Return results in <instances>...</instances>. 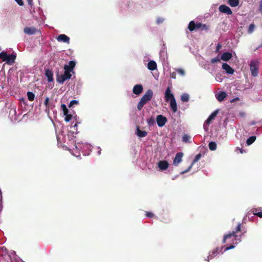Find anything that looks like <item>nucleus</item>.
Segmentation results:
<instances>
[{
  "mask_svg": "<svg viewBox=\"0 0 262 262\" xmlns=\"http://www.w3.org/2000/svg\"><path fill=\"white\" fill-rule=\"evenodd\" d=\"M164 99L165 101L169 102V105L173 113L177 112L178 107L176 100L170 86H168L164 92Z\"/></svg>",
  "mask_w": 262,
  "mask_h": 262,
  "instance_id": "nucleus-1",
  "label": "nucleus"
},
{
  "mask_svg": "<svg viewBox=\"0 0 262 262\" xmlns=\"http://www.w3.org/2000/svg\"><path fill=\"white\" fill-rule=\"evenodd\" d=\"M76 150L81 151L83 156L89 155L92 149V146L87 143L77 142L75 144Z\"/></svg>",
  "mask_w": 262,
  "mask_h": 262,
  "instance_id": "nucleus-2",
  "label": "nucleus"
},
{
  "mask_svg": "<svg viewBox=\"0 0 262 262\" xmlns=\"http://www.w3.org/2000/svg\"><path fill=\"white\" fill-rule=\"evenodd\" d=\"M234 248H235V246L234 245H231L229 247H226L225 248L224 251H222L223 247L221 248H216L215 249L209 252V255L207 256L206 260L208 261H209L210 259H212L215 256L217 255V254H219L220 253H223L224 252L233 249Z\"/></svg>",
  "mask_w": 262,
  "mask_h": 262,
  "instance_id": "nucleus-3",
  "label": "nucleus"
},
{
  "mask_svg": "<svg viewBox=\"0 0 262 262\" xmlns=\"http://www.w3.org/2000/svg\"><path fill=\"white\" fill-rule=\"evenodd\" d=\"M241 236H238L235 234V232L233 231L227 235L224 236L223 243H225L226 241L233 244H237L241 242Z\"/></svg>",
  "mask_w": 262,
  "mask_h": 262,
  "instance_id": "nucleus-4",
  "label": "nucleus"
},
{
  "mask_svg": "<svg viewBox=\"0 0 262 262\" xmlns=\"http://www.w3.org/2000/svg\"><path fill=\"white\" fill-rule=\"evenodd\" d=\"M72 75L68 70H64L63 74L57 75V81L60 83H63L66 80L71 78Z\"/></svg>",
  "mask_w": 262,
  "mask_h": 262,
  "instance_id": "nucleus-5",
  "label": "nucleus"
},
{
  "mask_svg": "<svg viewBox=\"0 0 262 262\" xmlns=\"http://www.w3.org/2000/svg\"><path fill=\"white\" fill-rule=\"evenodd\" d=\"M258 64L259 62L257 60H252L250 63V69L251 75L253 77H256L258 74Z\"/></svg>",
  "mask_w": 262,
  "mask_h": 262,
  "instance_id": "nucleus-6",
  "label": "nucleus"
},
{
  "mask_svg": "<svg viewBox=\"0 0 262 262\" xmlns=\"http://www.w3.org/2000/svg\"><path fill=\"white\" fill-rule=\"evenodd\" d=\"M1 250L2 255H8L11 261L14 262L15 261H16L17 257L16 255V253L14 251H12L9 252L8 250L6 249V248L4 247H2Z\"/></svg>",
  "mask_w": 262,
  "mask_h": 262,
  "instance_id": "nucleus-7",
  "label": "nucleus"
},
{
  "mask_svg": "<svg viewBox=\"0 0 262 262\" xmlns=\"http://www.w3.org/2000/svg\"><path fill=\"white\" fill-rule=\"evenodd\" d=\"M218 113V111L216 110L211 113L207 119L205 121L204 124V128L206 131H207L208 129V126L210 124L211 121L214 119Z\"/></svg>",
  "mask_w": 262,
  "mask_h": 262,
  "instance_id": "nucleus-8",
  "label": "nucleus"
},
{
  "mask_svg": "<svg viewBox=\"0 0 262 262\" xmlns=\"http://www.w3.org/2000/svg\"><path fill=\"white\" fill-rule=\"evenodd\" d=\"M153 96V92L151 90H148L145 94L142 97L140 100L144 102V103H146L147 102L150 101L152 98Z\"/></svg>",
  "mask_w": 262,
  "mask_h": 262,
  "instance_id": "nucleus-9",
  "label": "nucleus"
},
{
  "mask_svg": "<svg viewBox=\"0 0 262 262\" xmlns=\"http://www.w3.org/2000/svg\"><path fill=\"white\" fill-rule=\"evenodd\" d=\"M156 121L159 127H163L167 122V118L162 115H159L157 116Z\"/></svg>",
  "mask_w": 262,
  "mask_h": 262,
  "instance_id": "nucleus-10",
  "label": "nucleus"
},
{
  "mask_svg": "<svg viewBox=\"0 0 262 262\" xmlns=\"http://www.w3.org/2000/svg\"><path fill=\"white\" fill-rule=\"evenodd\" d=\"M201 154H198L197 155H196V156L195 157L194 160H193V162L192 163H191V164L189 166V167L185 170H184L182 172H180V174H183L185 173H186L188 171H189L190 170V169L192 168L193 165L194 164V163H195L196 162H197L199 160H200V159H201Z\"/></svg>",
  "mask_w": 262,
  "mask_h": 262,
  "instance_id": "nucleus-11",
  "label": "nucleus"
},
{
  "mask_svg": "<svg viewBox=\"0 0 262 262\" xmlns=\"http://www.w3.org/2000/svg\"><path fill=\"white\" fill-rule=\"evenodd\" d=\"M158 167L160 170L163 171L166 170L169 166L168 162L166 160L160 161L158 164Z\"/></svg>",
  "mask_w": 262,
  "mask_h": 262,
  "instance_id": "nucleus-12",
  "label": "nucleus"
},
{
  "mask_svg": "<svg viewBox=\"0 0 262 262\" xmlns=\"http://www.w3.org/2000/svg\"><path fill=\"white\" fill-rule=\"evenodd\" d=\"M16 57V55L15 53H12L11 55L8 54L5 62L8 65H12L14 63Z\"/></svg>",
  "mask_w": 262,
  "mask_h": 262,
  "instance_id": "nucleus-13",
  "label": "nucleus"
},
{
  "mask_svg": "<svg viewBox=\"0 0 262 262\" xmlns=\"http://www.w3.org/2000/svg\"><path fill=\"white\" fill-rule=\"evenodd\" d=\"M183 155L182 152H178L176 154L173 161V164L174 166H177L182 161Z\"/></svg>",
  "mask_w": 262,
  "mask_h": 262,
  "instance_id": "nucleus-14",
  "label": "nucleus"
},
{
  "mask_svg": "<svg viewBox=\"0 0 262 262\" xmlns=\"http://www.w3.org/2000/svg\"><path fill=\"white\" fill-rule=\"evenodd\" d=\"M58 42H62L67 43L70 42V38L65 34H60L58 35L56 38Z\"/></svg>",
  "mask_w": 262,
  "mask_h": 262,
  "instance_id": "nucleus-15",
  "label": "nucleus"
},
{
  "mask_svg": "<svg viewBox=\"0 0 262 262\" xmlns=\"http://www.w3.org/2000/svg\"><path fill=\"white\" fill-rule=\"evenodd\" d=\"M202 24L201 23L195 24L193 21H191L188 25V29L190 31H192L196 29H199L201 27Z\"/></svg>",
  "mask_w": 262,
  "mask_h": 262,
  "instance_id": "nucleus-16",
  "label": "nucleus"
},
{
  "mask_svg": "<svg viewBox=\"0 0 262 262\" xmlns=\"http://www.w3.org/2000/svg\"><path fill=\"white\" fill-rule=\"evenodd\" d=\"M57 140L58 144L66 143L67 137L62 132L58 134H57Z\"/></svg>",
  "mask_w": 262,
  "mask_h": 262,
  "instance_id": "nucleus-17",
  "label": "nucleus"
},
{
  "mask_svg": "<svg viewBox=\"0 0 262 262\" xmlns=\"http://www.w3.org/2000/svg\"><path fill=\"white\" fill-rule=\"evenodd\" d=\"M219 10L220 12L227 14H231L232 13L231 9L229 7L224 5H222L220 6Z\"/></svg>",
  "mask_w": 262,
  "mask_h": 262,
  "instance_id": "nucleus-18",
  "label": "nucleus"
},
{
  "mask_svg": "<svg viewBox=\"0 0 262 262\" xmlns=\"http://www.w3.org/2000/svg\"><path fill=\"white\" fill-rule=\"evenodd\" d=\"M24 33L27 35H31L35 34L37 30L35 27H26L24 30Z\"/></svg>",
  "mask_w": 262,
  "mask_h": 262,
  "instance_id": "nucleus-19",
  "label": "nucleus"
},
{
  "mask_svg": "<svg viewBox=\"0 0 262 262\" xmlns=\"http://www.w3.org/2000/svg\"><path fill=\"white\" fill-rule=\"evenodd\" d=\"M227 94L223 91H220L215 94V97L219 101H222L227 97Z\"/></svg>",
  "mask_w": 262,
  "mask_h": 262,
  "instance_id": "nucleus-20",
  "label": "nucleus"
},
{
  "mask_svg": "<svg viewBox=\"0 0 262 262\" xmlns=\"http://www.w3.org/2000/svg\"><path fill=\"white\" fill-rule=\"evenodd\" d=\"M222 68L225 71L226 73L228 74H233L234 72V70L226 63L223 64Z\"/></svg>",
  "mask_w": 262,
  "mask_h": 262,
  "instance_id": "nucleus-21",
  "label": "nucleus"
},
{
  "mask_svg": "<svg viewBox=\"0 0 262 262\" xmlns=\"http://www.w3.org/2000/svg\"><path fill=\"white\" fill-rule=\"evenodd\" d=\"M76 63L74 61H70L68 64H66L64 67V70H68L69 72H73V69L75 67Z\"/></svg>",
  "mask_w": 262,
  "mask_h": 262,
  "instance_id": "nucleus-22",
  "label": "nucleus"
},
{
  "mask_svg": "<svg viewBox=\"0 0 262 262\" xmlns=\"http://www.w3.org/2000/svg\"><path fill=\"white\" fill-rule=\"evenodd\" d=\"M142 91L143 86L141 84H136L133 88V92L136 95H138L140 94Z\"/></svg>",
  "mask_w": 262,
  "mask_h": 262,
  "instance_id": "nucleus-23",
  "label": "nucleus"
},
{
  "mask_svg": "<svg viewBox=\"0 0 262 262\" xmlns=\"http://www.w3.org/2000/svg\"><path fill=\"white\" fill-rule=\"evenodd\" d=\"M147 69L150 71H154L157 69V64L154 60H150L147 65Z\"/></svg>",
  "mask_w": 262,
  "mask_h": 262,
  "instance_id": "nucleus-24",
  "label": "nucleus"
},
{
  "mask_svg": "<svg viewBox=\"0 0 262 262\" xmlns=\"http://www.w3.org/2000/svg\"><path fill=\"white\" fill-rule=\"evenodd\" d=\"M135 134L139 138L145 137L147 135V132L144 130H141L139 126H137Z\"/></svg>",
  "mask_w": 262,
  "mask_h": 262,
  "instance_id": "nucleus-25",
  "label": "nucleus"
},
{
  "mask_svg": "<svg viewBox=\"0 0 262 262\" xmlns=\"http://www.w3.org/2000/svg\"><path fill=\"white\" fill-rule=\"evenodd\" d=\"M232 57V55L229 52H226L222 54L221 59L224 61H227L230 60Z\"/></svg>",
  "mask_w": 262,
  "mask_h": 262,
  "instance_id": "nucleus-26",
  "label": "nucleus"
},
{
  "mask_svg": "<svg viewBox=\"0 0 262 262\" xmlns=\"http://www.w3.org/2000/svg\"><path fill=\"white\" fill-rule=\"evenodd\" d=\"M45 75L48 78L49 82H52L53 80V74L51 70L46 69L45 71Z\"/></svg>",
  "mask_w": 262,
  "mask_h": 262,
  "instance_id": "nucleus-27",
  "label": "nucleus"
},
{
  "mask_svg": "<svg viewBox=\"0 0 262 262\" xmlns=\"http://www.w3.org/2000/svg\"><path fill=\"white\" fill-rule=\"evenodd\" d=\"M190 96L187 93H183L181 96V100L183 102H188L189 100Z\"/></svg>",
  "mask_w": 262,
  "mask_h": 262,
  "instance_id": "nucleus-28",
  "label": "nucleus"
},
{
  "mask_svg": "<svg viewBox=\"0 0 262 262\" xmlns=\"http://www.w3.org/2000/svg\"><path fill=\"white\" fill-rule=\"evenodd\" d=\"M182 141L185 143H191V137L187 134H184L182 137Z\"/></svg>",
  "mask_w": 262,
  "mask_h": 262,
  "instance_id": "nucleus-29",
  "label": "nucleus"
},
{
  "mask_svg": "<svg viewBox=\"0 0 262 262\" xmlns=\"http://www.w3.org/2000/svg\"><path fill=\"white\" fill-rule=\"evenodd\" d=\"M229 5L232 7H235L238 5L239 0H228Z\"/></svg>",
  "mask_w": 262,
  "mask_h": 262,
  "instance_id": "nucleus-30",
  "label": "nucleus"
},
{
  "mask_svg": "<svg viewBox=\"0 0 262 262\" xmlns=\"http://www.w3.org/2000/svg\"><path fill=\"white\" fill-rule=\"evenodd\" d=\"M256 140L255 136H251L248 138L246 141V144L248 145H250L252 144Z\"/></svg>",
  "mask_w": 262,
  "mask_h": 262,
  "instance_id": "nucleus-31",
  "label": "nucleus"
},
{
  "mask_svg": "<svg viewBox=\"0 0 262 262\" xmlns=\"http://www.w3.org/2000/svg\"><path fill=\"white\" fill-rule=\"evenodd\" d=\"M208 146L210 150H214L216 149V144L213 141L210 142L209 143Z\"/></svg>",
  "mask_w": 262,
  "mask_h": 262,
  "instance_id": "nucleus-32",
  "label": "nucleus"
},
{
  "mask_svg": "<svg viewBox=\"0 0 262 262\" xmlns=\"http://www.w3.org/2000/svg\"><path fill=\"white\" fill-rule=\"evenodd\" d=\"M7 55V53L5 51H2L0 53V59L2 60V61H5V60H6Z\"/></svg>",
  "mask_w": 262,
  "mask_h": 262,
  "instance_id": "nucleus-33",
  "label": "nucleus"
},
{
  "mask_svg": "<svg viewBox=\"0 0 262 262\" xmlns=\"http://www.w3.org/2000/svg\"><path fill=\"white\" fill-rule=\"evenodd\" d=\"M27 97H28V99L30 101H33L34 99L35 95L32 92H27Z\"/></svg>",
  "mask_w": 262,
  "mask_h": 262,
  "instance_id": "nucleus-34",
  "label": "nucleus"
},
{
  "mask_svg": "<svg viewBox=\"0 0 262 262\" xmlns=\"http://www.w3.org/2000/svg\"><path fill=\"white\" fill-rule=\"evenodd\" d=\"M160 58L164 61L166 58V53L164 51H161L160 52Z\"/></svg>",
  "mask_w": 262,
  "mask_h": 262,
  "instance_id": "nucleus-35",
  "label": "nucleus"
},
{
  "mask_svg": "<svg viewBox=\"0 0 262 262\" xmlns=\"http://www.w3.org/2000/svg\"><path fill=\"white\" fill-rule=\"evenodd\" d=\"M176 71L177 72V73L180 74L182 76H184L185 75V71L181 68H178L176 69Z\"/></svg>",
  "mask_w": 262,
  "mask_h": 262,
  "instance_id": "nucleus-36",
  "label": "nucleus"
},
{
  "mask_svg": "<svg viewBox=\"0 0 262 262\" xmlns=\"http://www.w3.org/2000/svg\"><path fill=\"white\" fill-rule=\"evenodd\" d=\"M61 107L63 112L64 115H67V114L68 113V110L67 108L66 104H62L61 105Z\"/></svg>",
  "mask_w": 262,
  "mask_h": 262,
  "instance_id": "nucleus-37",
  "label": "nucleus"
},
{
  "mask_svg": "<svg viewBox=\"0 0 262 262\" xmlns=\"http://www.w3.org/2000/svg\"><path fill=\"white\" fill-rule=\"evenodd\" d=\"M255 28V26L253 24H250L248 28V32L251 33L253 32Z\"/></svg>",
  "mask_w": 262,
  "mask_h": 262,
  "instance_id": "nucleus-38",
  "label": "nucleus"
},
{
  "mask_svg": "<svg viewBox=\"0 0 262 262\" xmlns=\"http://www.w3.org/2000/svg\"><path fill=\"white\" fill-rule=\"evenodd\" d=\"M145 104L144 102L141 101V100L139 101V102L138 104L137 108L139 110H141L142 107H143L144 105Z\"/></svg>",
  "mask_w": 262,
  "mask_h": 262,
  "instance_id": "nucleus-39",
  "label": "nucleus"
},
{
  "mask_svg": "<svg viewBox=\"0 0 262 262\" xmlns=\"http://www.w3.org/2000/svg\"><path fill=\"white\" fill-rule=\"evenodd\" d=\"M164 18H163L162 17H158L157 18L156 23L157 24L159 25V24L163 23L164 22Z\"/></svg>",
  "mask_w": 262,
  "mask_h": 262,
  "instance_id": "nucleus-40",
  "label": "nucleus"
},
{
  "mask_svg": "<svg viewBox=\"0 0 262 262\" xmlns=\"http://www.w3.org/2000/svg\"><path fill=\"white\" fill-rule=\"evenodd\" d=\"M221 60V58H220L219 57H216L215 58H213L211 59V62L213 63L215 62H220Z\"/></svg>",
  "mask_w": 262,
  "mask_h": 262,
  "instance_id": "nucleus-41",
  "label": "nucleus"
},
{
  "mask_svg": "<svg viewBox=\"0 0 262 262\" xmlns=\"http://www.w3.org/2000/svg\"><path fill=\"white\" fill-rule=\"evenodd\" d=\"M147 123L149 125H153L155 123V120L152 118H150L147 120Z\"/></svg>",
  "mask_w": 262,
  "mask_h": 262,
  "instance_id": "nucleus-42",
  "label": "nucleus"
},
{
  "mask_svg": "<svg viewBox=\"0 0 262 262\" xmlns=\"http://www.w3.org/2000/svg\"><path fill=\"white\" fill-rule=\"evenodd\" d=\"M65 116H66L65 118H64L65 121L66 122H69L71 119V116L68 115V114H67V115H65Z\"/></svg>",
  "mask_w": 262,
  "mask_h": 262,
  "instance_id": "nucleus-43",
  "label": "nucleus"
},
{
  "mask_svg": "<svg viewBox=\"0 0 262 262\" xmlns=\"http://www.w3.org/2000/svg\"><path fill=\"white\" fill-rule=\"evenodd\" d=\"M49 98L48 97H47L45 101V105L46 106V108H47L49 104Z\"/></svg>",
  "mask_w": 262,
  "mask_h": 262,
  "instance_id": "nucleus-44",
  "label": "nucleus"
},
{
  "mask_svg": "<svg viewBox=\"0 0 262 262\" xmlns=\"http://www.w3.org/2000/svg\"><path fill=\"white\" fill-rule=\"evenodd\" d=\"M78 102L77 100H72L70 102L69 106H71V105H74V104H78Z\"/></svg>",
  "mask_w": 262,
  "mask_h": 262,
  "instance_id": "nucleus-45",
  "label": "nucleus"
},
{
  "mask_svg": "<svg viewBox=\"0 0 262 262\" xmlns=\"http://www.w3.org/2000/svg\"><path fill=\"white\" fill-rule=\"evenodd\" d=\"M146 215L147 217H151L154 216V214L150 212H146Z\"/></svg>",
  "mask_w": 262,
  "mask_h": 262,
  "instance_id": "nucleus-46",
  "label": "nucleus"
},
{
  "mask_svg": "<svg viewBox=\"0 0 262 262\" xmlns=\"http://www.w3.org/2000/svg\"><path fill=\"white\" fill-rule=\"evenodd\" d=\"M15 1L19 6H23L24 5V3H23V2L22 0H15Z\"/></svg>",
  "mask_w": 262,
  "mask_h": 262,
  "instance_id": "nucleus-47",
  "label": "nucleus"
},
{
  "mask_svg": "<svg viewBox=\"0 0 262 262\" xmlns=\"http://www.w3.org/2000/svg\"><path fill=\"white\" fill-rule=\"evenodd\" d=\"M241 225L240 223H238L237 225V226L236 227V231H235V232H236L239 231L241 230Z\"/></svg>",
  "mask_w": 262,
  "mask_h": 262,
  "instance_id": "nucleus-48",
  "label": "nucleus"
},
{
  "mask_svg": "<svg viewBox=\"0 0 262 262\" xmlns=\"http://www.w3.org/2000/svg\"><path fill=\"white\" fill-rule=\"evenodd\" d=\"M72 154L74 156H75V157H79L80 156V154H79V152H77V151H75V152L73 151V152H72Z\"/></svg>",
  "mask_w": 262,
  "mask_h": 262,
  "instance_id": "nucleus-49",
  "label": "nucleus"
},
{
  "mask_svg": "<svg viewBox=\"0 0 262 262\" xmlns=\"http://www.w3.org/2000/svg\"><path fill=\"white\" fill-rule=\"evenodd\" d=\"M254 214L259 217H262V211L254 213Z\"/></svg>",
  "mask_w": 262,
  "mask_h": 262,
  "instance_id": "nucleus-50",
  "label": "nucleus"
},
{
  "mask_svg": "<svg viewBox=\"0 0 262 262\" xmlns=\"http://www.w3.org/2000/svg\"><path fill=\"white\" fill-rule=\"evenodd\" d=\"M171 78H173V79H176V73L175 72H173L171 73Z\"/></svg>",
  "mask_w": 262,
  "mask_h": 262,
  "instance_id": "nucleus-51",
  "label": "nucleus"
},
{
  "mask_svg": "<svg viewBox=\"0 0 262 262\" xmlns=\"http://www.w3.org/2000/svg\"><path fill=\"white\" fill-rule=\"evenodd\" d=\"M216 80L218 82H221L222 81V79L220 77H216Z\"/></svg>",
  "mask_w": 262,
  "mask_h": 262,
  "instance_id": "nucleus-52",
  "label": "nucleus"
},
{
  "mask_svg": "<svg viewBox=\"0 0 262 262\" xmlns=\"http://www.w3.org/2000/svg\"><path fill=\"white\" fill-rule=\"evenodd\" d=\"M98 148L99 149V151H98V154L100 155L101 154V149L99 147H98Z\"/></svg>",
  "mask_w": 262,
  "mask_h": 262,
  "instance_id": "nucleus-53",
  "label": "nucleus"
},
{
  "mask_svg": "<svg viewBox=\"0 0 262 262\" xmlns=\"http://www.w3.org/2000/svg\"><path fill=\"white\" fill-rule=\"evenodd\" d=\"M259 10L260 11V12L262 14V4L260 5V9H259Z\"/></svg>",
  "mask_w": 262,
  "mask_h": 262,
  "instance_id": "nucleus-54",
  "label": "nucleus"
},
{
  "mask_svg": "<svg viewBox=\"0 0 262 262\" xmlns=\"http://www.w3.org/2000/svg\"><path fill=\"white\" fill-rule=\"evenodd\" d=\"M220 47H221V45L220 44H219L217 46V49L219 50Z\"/></svg>",
  "mask_w": 262,
  "mask_h": 262,
  "instance_id": "nucleus-55",
  "label": "nucleus"
},
{
  "mask_svg": "<svg viewBox=\"0 0 262 262\" xmlns=\"http://www.w3.org/2000/svg\"><path fill=\"white\" fill-rule=\"evenodd\" d=\"M176 178H177V176H176V177H174L172 178V180H174Z\"/></svg>",
  "mask_w": 262,
  "mask_h": 262,
  "instance_id": "nucleus-56",
  "label": "nucleus"
},
{
  "mask_svg": "<svg viewBox=\"0 0 262 262\" xmlns=\"http://www.w3.org/2000/svg\"><path fill=\"white\" fill-rule=\"evenodd\" d=\"M77 126V124H75L73 126L74 127H76Z\"/></svg>",
  "mask_w": 262,
  "mask_h": 262,
  "instance_id": "nucleus-57",
  "label": "nucleus"
},
{
  "mask_svg": "<svg viewBox=\"0 0 262 262\" xmlns=\"http://www.w3.org/2000/svg\"><path fill=\"white\" fill-rule=\"evenodd\" d=\"M240 151H241V153H243V151H242V149L240 150Z\"/></svg>",
  "mask_w": 262,
  "mask_h": 262,
  "instance_id": "nucleus-58",
  "label": "nucleus"
}]
</instances>
